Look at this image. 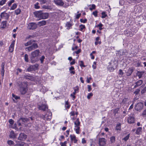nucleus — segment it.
<instances>
[{
    "label": "nucleus",
    "instance_id": "39448f33",
    "mask_svg": "<svg viewBox=\"0 0 146 146\" xmlns=\"http://www.w3.org/2000/svg\"><path fill=\"white\" fill-rule=\"evenodd\" d=\"M27 84H25L24 85L20 88V91L22 94H25L26 93L27 91Z\"/></svg>",
    "mask_w": 146,
    "mask_h": 146
},
{
    "label": "nucleus",
    "instance_id": "4d7b16f0",
    "mask_svg": "<svg viewBox=\"0 0 146 146\" xmlns=\"http://www.w3.org/2000/svg\"><path fill=\"white\" fill-rule=\"evenodd\" d=\"M9 123L11 125H13L14 122V121L12 119H9Z\"/></svg>",
    "mask_w": 146,
    "mask_h": 146
},
{
    "label": "nucleus",
    "instance_id": "72a5a7b5",
    "mask_svg": "<svg viewBox=\"0 0 146 146\" xmlns=\"http://www.w3.org/2000/svg\"><path fill=\"white\" fill-rule=\"evenodd\" d=\"M21 11L20 9H17L15 11V14L16 15H17L20 13Z\"/></svg>",
    "mask_w": 146,
    "mask_h": 146
},
{
    "label": "nucleus",
    "instance_id": "2eb2a0df",
    "mask_svg": "<svg viewBox=\"0 0 146 146\" xmlns=\"http://www.w3.org/2000/svg\"><path fill=\"white\" fill-rule=\"evenodd\" d=\"M35 16L40 19H42V13L40 11H38L35 13Z\"/></svg>",
    "mask_w": 146,
    "mask_h": 146
},
{
    "label": "nucleus",
    "instance_id": "052dcab7",
    "mask_svg": "<svg viewBox=\"0 0 146 146\" xmlns=\"http://www.w3.org/2000/svg\"><path fill=\"white\" fill-rule=\"evenodd\" d=\"M38 3H37L35 5V8L36 9H38L40 8V7L38 5Z\"/></svg>",
    "mask_w": 146,
    "mask_h": 146
},
{
    "label": "nucleus",
    "instance_id": "9d476101",
    "mask_svg": "<svg viewBox=\"0 0 146 146\" xmlns=\"http://www.w3.org/2000/svg\"><path fill=\"white\" fill-rule=\"evenodd\" d=\"M38 67V65L37 64L30 66L28 68L27 70L28 72H30L33 70H36L37 69Z\"/></svg>",
    "mask_w": 146,
    "mask_h": 146
},
{
    "label": "nucleus",
    "instance_id": "ea45409f",
    "mask_svg": "<svg viewBox=\"0 0 146 146\" xmlns=\"http://www.w3.org/2000/svg\"><path fill=\"white\" fill-rule=\"evenodd\" d=\"M93 96V94L92 93H89L88 94L87 96V98L89 99Z\"/></svg>",
    "mask_w": 146,
    "mask_h": 146
},
{
    "label": "nucleus",
    "instance_id": "603ef678",
    "mask_svg": "<svg viewBox=\"0 0 146 146\" xmlns=\"http://www.w3.org/2000/svg\"><path fill=\"white\" fill-rule=\"evenodd\" d=\"M26 145L25 143L23 142H21L19 144L17 145V146H25Z\"/></svg>",
    "mask_w": 146,
    "mask_h": 146
},
{
    "label": "nucleus",
    "instance_id": "4be33fe9",
    "mask_svg": "<svg viewBox=\"0 0 146 146\" xmlns=\"http://www.w3.org/2000/svg\"><path fill=\"white\" fill-rule=\"evenodd\" d=\"M143 83V81L141 80H140L137 81L135 83L136 84L135 87L136 88L141 85Z\"/></svg>",
    "mask_w": 146,
    "mask_h": 146
},
{
    "label": "nucleus",
    "instance_id": "0e129e2a",
    "mask_svg": "<svg viewBox=\"0 0 146 146\" xmlns=\"http://www.w3.org/2000/svg\"><path fill=\"white\" fill-rule=\"evenodd\" d=\"M97 11H95L93 12V15H94L95 17H97Z\"/></svg>",
    "mask_w": 146,
    "mask_h": 146
},
{
    "label": "nucleus",
    "instance_id": "79ce46f5",
    "mask_svg": "<svg viewBox=\"0 0 146 146\" xmlns=\"http://www.w3.org/2000/svg\"><path fill=\"white\" fill-rule=\"evenodd\" d=\"M7 143L9 145H14V143L11 140H9L7 141Z\"/></svg>",
    "mask_w": 146,
    "mask_h": 146
},
{
    "label": "nucleus",
    "instance_id": "6e6552de",
    "mask_svg": "<svg viewBox=\"0 0 146 146\" xmlns=\"http://www.w3.org/2000/svg\"><path fill=\"white\" fill-rule=\"evenodd\" d=\"M27 137V135L24 133H21L20 134L19 137H18V139L21 141H24Z\"/></svg>",
    "mask_w": 146,
    "mask_h": 146
},
{
    "label": "nucleus",
    "instance_id": "5fc2aeb1",
    "mask_svg": "<svg viewBox=\"0 0 146 146\" xmlns=\"http://www.w3.org/2000/svg\"><path fill=\"white\" fill-rule=\"evenodd\" d=\"M129 134H128L127 136L123 138V139L125 141H127L129 139Z\"/></svg>",
    "mask_w": 146,
    "mask_h": 146
},
{
    "label": "nucleus",
    "instance_id": "c85d7f7f",
    "mask_svg": "<svg viewBox=\"0 0 146 146\" xmlns=\"http://www.w3.org/2000/svg\"><path fill=\"white\" fill-rule=\"evenodd\" d=\"M42 7L44 9H49L50 10H51L52 9L51 7L49 5H44L42 6Z\"/></svg>",
    "mask_w": 146,
    "mask_h": 146
},
{
    "label": "nucleus",
    "instance_id": "c756f323",
    "mask_svg": "<svg viewBox=\"0 0 146 146\" xmlns=\"http://www.w3.org/2000/svg\"><path fill=\"white\" fill-rule=\"evenodd\" d=\"M72 26V25L69 22H67L66 25V29H69Z\"/></svg>",
    "mask_w": 146,
    "mask_h": 146
},
{
    "label": "nucleus",
    "instance_id": "864d4df0",
    "mask_svg": "<svg viewBox=\"0 0 146 146\" xmlns=\"http://www.w3.org/2000/svg\"><path fill=\"white\" fill-rule=\"evenodd\" d=\"M87 21V19H80V21L82 23H85Z\"/></svg>",
    "mask_w": 146,
    "mask_h": 146
},
{
    "label": "nucleus",
    "instance_id": "e2e57ef3",
    "mask_svg": "<svg viewBox=\"0 0 146 146\" xmlns=\"http://www.w3.org/2000/svg\"><path fill=\"white\" fill-rule=\"evenodd\" d=\"M80 65L81 67H85V66L84 65V63L82 61H80Z\"/></svg>",
    "mask_w": 146,
    "mask_h": 146
},
{
    "label": "nucleus",
    "instance_id": "de8ad7c7",
    "mask_svg": "<svg viewBox=\"0 0 146 146\" xmlns=\"http://www.w3.org/2000/svg\"><path fill=\"white\" fill-rule=\"evenodd\" d=\"M24 58L26 62H28L29 61L28 60V55L27 54H25L24 56Z\"/></svg>",
    "mask_w": 146,
    "mask_h": 146
},
{
    "label": "nucleus",
    "instance_id": "a19ab883",
    "mask_svg": "<svg viewBox=\"0 0 146 146\" xmlns=\"http://www.w3.org/2000/svg\"><path fill=\"white\" fill-rule=\"evenodd\" d=\"M67 143V142L66 141H65L64 142H60V144L61 146H66V144Z\"/></svg>",
    "mask_w": 146,
    "mask_h": 146
},
{
    "label": "nucleus",
    "instance_id": "412c9836",
    "mask_svg": "<svg viewBox=\"0 0 146 146\" xmlns=\"http://www.w3.org/2000/svg\"><path fill=\"white\" fill-rule=\"evenodd\" d=\"M74 130L76 133L79 134L80 133V126H74Z\"/></svg>",
    "mask_w": 146,
    "mask_h": 146
},
{
    "label": "nucleus",
    "instance_id": "49530a36",
    "mask_svg": "<svg viewBox=\"0 0 146 146\" xmlns=\"http://www.w3.org/2000/svg\"><path fill=\"white\" fill-rule=\"evenodd\" d=\"M15 1L14 0H11L9 1L8 2V6L10 7L11 6V4L12 3H13L15 2Z\"/></svg>",
    "mask_w": 146,
    "mask_h": 146
},
{
    "label": "nucleus",
    "instance_id": "8fccbe9b",
    "mask_svg": "<svg viewBox=\"0 0 146 146\" xmlns=\"http://www.w3.org/2000/svg\"><path fill=\"white\" fill-rule=\"evenodd\" d=\"M74 91L78 93V92L79 87L78 86H76L74 88Z\"/></svg>",
    "mask_w": 146,
    "mask_h": 146
},
{
    "label": "nucleus",
    "instance_id": "3c124183",
    "mask_svg": "<svg viewBox=\"0 0 146 146\" xmlns=\"http://www.w3.org/2000/svg\"><path fill=\"white\" fill-rule=\"evenodd\" d=\"M44 58L45 57L44 56H42L41 57L40 60L41 63H43V61Z\"/></svg>",
    "mask_w": 146,
    "mask_h": 146
},
{
    "label": "nucleus",
    "instance_id": "cd10ccee",
    "mask_svg": "<svg viewBox=\"0 0 146 146\" xmlns=\"http://www.w3.org/2000/svg\"><path fill=\"white\" fill-rule=\"evenodd\" d=\"M121 129V124L119 123L116 125L115 127V129L117 130H120Z\"/></svg>",
    "mask_w": 146,
    "mask_h": 146
},
{
    "label": "nucleus",
    "instance_id": "a878e982",
    "mask_svg": "<svg viewBox=\"0 0 146 146\" xmlns=\"http://www.w3.org/2000/svg\"><path fill=\"white\" fill-rule=\"evenodd\" d=\"M142 130V128L141 127H138L137 129V130H136V134H137V135H139V134H141V132Z\"/></svg>",
    "mask_w": 146,
    "mask_h": 146
},
{
    "label": "nucleus",
    "instance_id": "a18cd8bd",
    "mask_svg": "<svg viewBox=\"0 0 146 146\" xmlns=\"http://www.w3.org/2000/svg\"><path fill=\"white\" fill-rule=\"evenodd\" d=\"M96 62H94L93 64L92 65V67L94 69H96Z\"/></svg>",
    "mask_w": 146,
    "mask_h": 146
},
{
    "label": "nucleus",
    "instance_id": "5701e85b",
    "mask_svg": "<svg viewBox=\"0 0 146 146\" xmlns=\"http://www.w3.org/2000/svg\"><path fill=\"white\" fill-rule=\"evenodd\" d=\"M70 73L71 74H75V71H74V67L71 66L69 68Z\"/></svg>",
    "mask_w": 146,
    "mask_h": 146
},
{
    "label": "nucleus",
    "instance_id": "f257e3e1",
    "mask_svg": "<svg viewBox=\"0 0 146 146\" xmlns=\"http://www.w3.org/2000/svg\"><path fill=\"white\" fill-rule=\"evenodd\" d=\"M40 54V51L36 50L32 52L30 55V59L32 63H35L38 60V57Z\"/></svg>",
    "mask_w": 146,
    "mask_h": 146
},
{
    "label": "nucleus",
    "instance_id": "0eeeda50",
    "mask_svg": "<svg viewBox=\"0 0 146 146\" xmlns=\"http://www.w3.org/2000/svg\"><path fill=\"white\" fill-rule=\"evenodd\" d=\"M9 16V15L5 11L1 13L0 15L2 19H8Z\"/></svg>",
    "mask_w": 146,
    "mask_h": 146
},
{
    "label": "nucleus",
    "instance_id": "13d9d810",
    "mask_svg": "<svg viewBox=\"0 0 146 146\" xmlns=\"http://www.w3.org/2000/svg\"><path fill=\"white\" fill-rule=\"evenodd\" d=\"M140 91V90L139 89H137L134 92V94H135L136 95L138 94L139 92Z\"/></svg>",
    "mask_w": 146,
    "mask_h": 146
},
{
    "label": "nucleus",
    "instance_id": "473e14b6",
    "mask_svg": "<svg viewBox=\"0 0 146 146\" xmlns=\"http://www.w3.org/2000/svg\"><path fill=\"white\" fill-rule=\"evenodd\" d=\"M80 30L82 31H83V30L85 28V27L84 25H81L79 26Z\"/></svg>",
    "mask_w": 146,
    "mask_h": 146
},
{
    "label": "nucleus",
    "instance_id": "680f3d73",
    "mask_svg": "<svg viewBox=\"0 0 146 146\" xmlns=\"http://www.w3.org/2000/svg\"><path fill=\"white\" fill-rule=\"evenodd\" d=\"M70 116H74L75 115V113L74 111H72L70 113Z\"/></svg>",
    "mask_w": 146,
    "mask_h": 146
},
{
    "label": "nucleus",
    "instance_id": "f8f14e48",
    "mask_svg": "<svg viewBox=\"0 0 146 146\" xmlns=\"http://www.w3.org/2000/svg\"><path fill=\"white\" fill-rule=\"evenodd\" d=\"M54 1L56 5L59 6H63L64 4L62 0H54Z\"/></svg>",
    "mask_w": 146,
    "mask_h": 146
},
{
    "label": "nucleus",
    "instance_id": "e433bc0d",
    "mask_svg": "<svg viewBox=\"0 0 146 146\" xmlns=\"http://www.w3.org/2000/svg\"><path fill=\"white\" fill-rule=\"evenodd\" d=\"M128 32H129V31H127V33H125L126 35L128 36L129 37H131L133 35V34H132V33H131V32H129V33H128Z\"/></svg>",
    "mask_w": 146,
    "mask_h": 146
},
{
    "label": "nucleus",
    "instance_id": "4468645a",
    "mask_svg": "<svg viewBox=\"0 0 146 146\" xmlns=\"http://www.w3.org/2000/svg\"><path fill=\"white\" fill-rule=\"evenodd\" d=\"M15 41H13L10 45L9 48V50L10 52H12L14 50V46L15 45Z\"/></svg>",
    "mask_w": 146,
    "mask_h": 146
},
{
    "label": "nucleus",
    "instance_id": "09e8293b",
    "mask_svg": "<svg viewBox=\"0 0 146 146\" xmlns=\"http://www.w3.org/2000/svg\"><path fill=\"white\" fill-rule=\"evenodd\" d=\"M12 95L13 97L16 100L19 99L20 98V97L19 96H17L13 94H12Z\"/></svg>",
    "mask_w": 146,
    "mask_h": 146
},
{
    "label": "nucleus",
    "instance_id": "b1692460",
    "mask_svg": "<svg viewBox=\"0 0 146 146\" xmlns=\"http://www.w3.org/2000/svg\"><path fill=\"white\" fill-rule=\"evenodd\" d=\"M46 21L43 20L39 22L38 23V24L39 26H43L46 25Z\"/></svg>",
    "mask_w": 146,
    "mask_h": 146
},
{
    "label": "nucleus",
    "instance_id": "37998d69",
    "mask_svg": "<svg viewBox=\"0 0 146 146\" xmlns=\"http://www.w3.org/2000/svg\"><path fill=\"white\" fill-rule=\"evenodd\" d=\"M25 78L27 79H28L31 80H33V77L31 76H25Z\"/></svg>",
    "mask_w": 146,
    "mask_h": 146
},
{
    "label": "nucleus",
    "instance_id": "20e7f679",
    "mask_svg": "<svg viewBox=\"0 0 146 146\" xmlns=\"http://www.w3.org/2000/svg\"><path fill=\"white\" fill-rule=\"evenodd\" d=\"M52 113L50 111H47L46 114L43 115V119L44 120H50L51 118Z\"/></svg>",
    "mask_w": 146,
    "mask_h": 146
},
{
    "label": "nucleus",
    "instance_id": "aec40b11",
    "mask_svg": "<svg viewBox=\"0 0 146 146\" xmlns=\"http://www.w3.org/2000/svg\"><path fill=\"white\" fill-rule=\"evenodd\" d=\"M74 126H80V121L79 118H77L76 120L74 122Z\"/></svg>",
    "mask_w": 146,
    "mask_h": 146
},
{
    "label": "nucleus",
    "instance_id": "7ed1b4c3",
    "mask_svg": "<svg viewBox=\"0 0 146 146\" xmlns=\"http://www.w3.org/2000/svg\"><path fill=\"white\" fill-rule=\"evenodd\" d=\"M29 120L27 118H20L17 121L18 125L20 126L21 125L22 123L24 124L26 122H27Z\"/></svg>",
    "mask_w": 146,
    "mask_h": 146
},
{
    "label": "nucleus",
    "instance_id": "423d86ee",
    "mask_svg": "<svg viewBox=\"0 0 146 146\" xmlns=\"http://www.w3.org/2000/svg\"><path fill=\"white\" fill-rule=\"evenodd\" d=\"M107 140L104 138H102L99 139V145L100 146H105Z\"/></svg>",
    "mask_w": 146,
    "mask_h": 146
},
{
    "label": "nucleus",
    "instance_id": "58836bf2",
    "mask_svg": "<svg viewBox=\"0 0 146 146\" xmlns=\"http://www.w3.org/2000/svg\"><path fill=\"white\" fill-rule=\"evenodd\" d=\"M108 69L110 72H112L115 70V68L113 67H110L109 66Z\"/></svg>",
    "mask_w": 146,
    "mask_h": 146
},
{
    "label": "nucleus",
    "instance_id": "393cba45",
    "mask_svg": "<svg viewBox=\"0 0 146 146\" xmlns=\"http://www.w3.org/2000/svg\"><path fill=\"white\" fill-rule=\"evenodd\" d=\"M81 51V50L80 49H78L76 51H75L73 53V54L74 55L75 54H77L76 56V58L78 59V58L79 55H78V54L80 53Z\"/></svg>",
    "mask_w": 146,
    "mask_h": 146
},
{
    "label": "nucleus",
    "instance_id": "ddd939ff",
    "mask_svg": "<svg viewBox=\"0 0 146 146\" xmlns=\"http://www.w3.org/2000/svg\"><path fill=\"white\" fill-rule=\"evenodd\" d=\"M128 122L129 123H134L135 119L133 116H129L128 118Z\"/></svg>",
    "mask_w": 146,
    "mask_h": 146
},
{
    "label": "nucleus",
    "instance_id": "f03ea898",
    "mask_svg": "<svg viewBox=\"0 0 146 146\" xmlns=\"http://www.w3.org/2000/svg\"><path fill=\"white\" fill-rule=\"evenodd\" d=\"M38 47L37 44L36 43H34L31 46L26 47L25 48V50L29 52L37 48Z\"/></svg>",
    "mask_w": 146,
    "mask_h": 146
},
{
    "label": "nucleus",
    "instance_id": "dca6fc26",
    "mask_svg": "<svg viewBox=\"0 0 146 146\" xmlns=\"http://www.w3.org/2000/svg\"><path fill=\"white\" fill-rule=\"evenodd\" d=\"M70 137L71 141H74V143H77L78 140L76 139V137L74 135H70Z\"/></svg>",
    "mask_w": 146,
    "mask_h": 146
},
{
    "label": "nucleus",
    "instance_id": "7c9ffc66",
    "mask_svg": "<svg viewBox=\"0 0 146 146\" xmlns=\"http://www.w3.org/2000/svg\"><path fill=\"white\" fill-rule=\"evenodd\" d=\"M33 41H34L33 40H31L25 43V45L26 46H28L29 45H31L32 44V42Z\"/></svg>",
    "mask_w": 146,
    "mask_h": 146
},
{
    "label": "nucleus",
    "instance_id": "6e6d98bb",
    "mask_svg": "<svg viewBox=\"0 0 146 146\" xmlns=\"http://www.w3.org/2000/svg\"><path fill=\"white\" fill-rule=\"evenodd\" d=\"M128 100V99L127 98H125L122 100V102L125 104L127 102Z\"/></svg>",
    "mask_w": 146,
    "mask_h": 146
},
{
    "label": "nucleus",
    "instance_id": "1a4fd4ad",
    "mask_svg": "<svg viewBox=\"0 0 146 146\" xmlns=\"http://www.w3.org/2000/svg\"><path fill=\"white\" fill-rule=\"evenodd\" d=\"M37 27V25L35 23H31L28 25V28L30 29H35Z\"/></svg>",
    "mask_w": 146,
    "mask_h": 146
},
{
    "label": "nucleus",
    "instance_id": "9b49d317",
    "mask_svg": "<svg viewBox=\"0 0 146 146\" xmlns=\"http://www.w3.org/2000/svg\"><path fill=\"white\" fill-rule=\"evenodd\" d=\"M38 108L43 111H46L48 109L47 106L45 104H42L41 105H39Z\"/></svg>",
    "mask_w": 146,
    "mask_h": 146
},
{
    "label": "nucleus",
    "instance_id": "338daca9",
    "mask_svg": "<svg viewBox=\"0 0 146 146\" xmlns=\"http://www.w3.org/2000/svg\"><path fill=\"white\" fill-rule=\"evenodd\" d=\"M101 43V42L100 41H96L95 42V44L96 45H97L98 44H100Z\"/></svg>",
    "mask_w": 146,
    "mask_h": 146
},
{
    "label": "nucleus",
    "instance_id": "4c0bfd02",
    "mask_svg": "<svg viewBox=\"0 0 146 146\" xmlns=\"http://www.w3.org/2000/svg\"><path fill=\"white\" fill-rule=\"evenodd\" d=\"M102 15L101 17L102 18H105L107 16V15L106 14V13L105 12H103L102 13Z\"/></svg>",
    "mask_w": 146,
    "mask_h": 146
},
{
    "label": "nucleus",
    "instance_id": "774afa93",
    "mask_svg": "<svg viewBox=\"0 0 146 146\" xmlns=\"http://www.w3.org/2000/svg\"><path fill=\"white\" fill-rule=\"evenodd\" d=\"M92 79V78L91 77L89 78H87V82L88 83H90V80Z\"/></svg>",
    "mask_w": 146,
    "mask_h": 146
},
{
    "label": "nucleus",
    "instance_id": "f704fd0d",
    "mask_svg": "<svg viewBox=\"0 0 146 146\" xmlns=\"http://www.w3.org/2000/svg\"><path fill=\"white\" fill-rule=\"evenodd\" d=\"M1 25L3 28H5L7 26V22L6 21L3 22L1 23Z\"/></svg>",
    "mask_w": 146,
    "mask_h": 146
},
{
    "label": "nucleus",
    "instance_id": "69168bd1",
    "mask_svg": "<svg viewBox=\"0 0 146 146\" xmlns=\"http://www.w3.org/2000/svg\"><path fill=\"white\" fill-rule=\"evenodd\" d=\"M88 91L89 92H90L92 90V88H91V86L90 85H88Z\"/></svg>",
    "mask_w": 146,
    "mask_h": 146
},
{
    "label": "nucleus",
    "instance_id": "c9c22d12",
    "mask_svg": "<svg viewBox=\"0 0 146 146\" xmlns=\"http://www.w3.org/2000/svg\"><path fill=\"white\" fill-rule=\"evenodd\" d=\"M110 141L111 143H114L115 141V137L114 136H112L110 138Z\"/></svg>",
    "mask_w": 146,
    "mask_h": 146
},
{
    "label": "nucleus",
    "instance_id": "2f4dec72",
    "mask_svg": "<svg viewBox=\"0 0 146 146\" xmlns=\"http://www.w3.org/2000/svg\"><path fill=\"white\" fill-rule=\"evenodd\" d=\"M17 7V5L16 3L13 4L10 8L11 10H14Z\"/></svg>",
    "mask_w": 146,
    "mask_h": 146
},
{
    "label": "nucleus",
    "instance_id": "bf43d9fd",
    "mask_svg": "<svg viewBox=\"0 0 146 146\" xmlns=\"http://www.w3.org/2000/svg\"><path fill=\"white\" fill-rule=\"evenodd\" d=\"M96 7V5L94 4H92V7L90 8V10H92L94 9Z\"/></svg>",
    "mask_w": 146,
    "mask_h": 146
},
{
    "label": "nucleus",
    "instance_id": "bb28decb",
    "mask_svg": "<svg viewBox=\"0 0 146 146\" xmlns=\"http://www.w3.org/2000/svg\"><path fill=\"white\" fill-rule=\"evenodd\" d=\"M65 106L66 109H68L70 108V105L69 104L68 101H66L65 102Z\"/></svg>",
    "mask_w": 146,
    "mask_h": 146
},
{
    "label": "nucleus",
    "instance_id": "a211bd4d",
    "mask_svg": "<svg viewBox=\"0 0 146 146\" xmlns=\"http://www.w3.org/2000/svg\"><path fill=\"white\" fill-rule=\"evenodd\" d=\"M49 16L48 13H42V19H46L48 18Z\"/></svg>",
    "mask_w": 146,
    "mask_h": 146
},
{
    "label": "nucleus",
    "instance_id": "6ab92c4d",
    "mask_svg": "<svg viewBox=\"0 0 146 146\" xmlns=\"http://www.w3.org/2000/svg\"><path fill=\"white\" fill-rule=\"evenodd\" d=\"M133 70L134 69L132 68H129L126 73L127 75V76H129L133 72Z\"/></svg>",
    "mask_w": 146,
    "mask_h": 146
},
{
    "label": "nucleus",
    "instance_id": "f3484780",
    "mask_svg": "<svg viewBox=\"0 0 146 146\" xmlns=\"http://www.w3.org/2000/svg\"><path fill=\"white\" fill-rule=\"evenodd\" d=\"M17 136V134H15L14 131H12L10 133V137L12 138H15Z\"/></svg>",
    "mask_w": 146,
    "mask_h": 146
},
{
    "label": "nucleus",
    "instance_id": "c03bdc74",
    "mask_svg": "<svg viewBox=\"0 0 146 146\" xmlns=\"http://www.w3.org/2000/svg\"><path fill=\"white\" fill-rule=\"evenodd\" d=\"M7 0H2L0 1V5H3L6 2Z\"/></svg>",
    "mask_w": 146,
    "mask_h": 146
}]
</instances>
